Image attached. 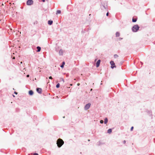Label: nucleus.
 Segmentation results:
<instances>
[{"instance_id":"25","label":"nucleus","mask_w":155,"mask_h":155,"mask_svg":"<svg viewBox=\"0 0 155 155\" xmlns=\"http://www.w3.org/2000/svg\"><path fill=\"white\" fill-rule=\"evenodd\" d=\"M49 79H52L53 78H52V77L51 76H50L49 77Z\"/></svg>"},{"instance_id":"32","label":"nucleus","mask_w":155,"mask_h":155,"mask_svg":"<svg viewBox=\"0 0 155 155\" xmlns=\"http://www.w3.org/2000/svg\"><path fill=\"white\" fill-rule=\"evenodd\" d=\"M29 75L28 74V75H27V77H29Z\"/></svg>"},{"instance_id":"14","label":"nucleus","mask_w":155,"mask_h":155,"mask_svg":"<svg viewBox=\"0 0 155 155\" xmlns=\"http://www.w3.org/2000/svg\"><path fill=\"white\" fill-rule=\"evenodd\" d=\"M108 122V119L106 117L104 119V123L105 124H106Z\"/></svg>"},{"instance_id":"21","label":"nucleus","mask_w":155,"mask_h":155,"mask_svg":"<svg viewBox=\"0 0 155 155\" xmlns=\"http://www.w3.org/2000/svg\"><path fill=\"white\" fill-rule=\"evenodd\" d=\"M60 79L61 81H63V82H64V80L63 78H61Z\"/></svg>"},{"instance_id":"16","label":"nucleus","mask_w":155,"mask_h":155,"mask_svg":"<svg viewBox=\"0 0 155 155\" xmlns=\"http://www.w3.org/2000/svg\"><path fill=\"white\" fill-rule=\"evenodd\" d=\"M64 64H65L64 62V61L62 63V64L60 66V67L62 68H63Z\"/></svg>"},{"instance_id":"23","label":"nucleus","mask_w":155,"mask_h":155,"mask_svg":"<svg viewBox=\"0 0 155 155\" xmlns=\"http://www.w3.org/2000/svg\"><path fill=\"white\" fill-rule=\"evenodd\" d=\"M134 129V127L133 126L132 127L130 128V131H132Z\"/></svg>"},{"instance_id":"11","label":"nucleus","mask_w":155,"mask_h":155,"mask_svg":"<svg viewBox=\"0 0 155 155\" xmlns=\"http://www.w3.org/2000/svg\"><path fill=\"white\" fill-rule=\"evenodd\" d=\"M53 21H52L50 20L48 21V24L49 25H51L52 24Z\"/></svg>"},{"instance_id":"34","label":"nucleus","mask_w":155,"mask_h":155,"mask_svg":"<svg viewBox=\"0 0 155 155\" xmlns=\"http://www.w3.org/2000/svg\"><path fill=\"white\" fill-rule=\"evenodd\" d=\"M88 141H90V140L89 139H88Z\"/></svg>"},{"instance_id":"15","label":"nucleus","mask_w":155,"mask_h":155,"mask_svg":"<svg viewBox=\"0 0 155 155\" xmlns=\"http://www.w3.org/2000/svg\"><path fill=\"white\" fill-rule=\"evenodd\" d=\"M112 129L111 128L109 129L107 131V132L108 133L110 134L112 132Z\"/></svg>"},{"instance_id":"26","label":"nucleus","mask_w":155,"mask_h":155,"mask_svg":"<svg viewBox=\"0 0 155 155\" xmlns=\"http://www.w3.org/2000/svg\"><path fill=\"white\" fill-rule=\"evenodd\" d=\"M123 39V38H119V39L120 41L121 40H122Z\"/></svg>"},{"instance_id":"2","label":"nucleus","mask_w":155,"mask_h":155,"mask_svg":"<svg viewBox=\"0 0 155 155\" xmlns=\"http://www.w3.org/2000/svg\"><path fill=\"white\" fill-rule=\"evenodd\" d=\"M64 142L61 139H58L57 141V144L58 147H60L64 144Z\"/></svg>"},{"instance_id":"31","label":"nucleus","mask_w":155,"mask_h":155,"mask_svg":"<svg viewBox=\"0 0 155 155\" xmlns=\"http://www.w3.org/2000/svg\"><path fill=\"white\" fill-rule=\"evenodd\" d=\"M43 2H45V0H41Z\"/></svg>"},{"instance_id":"35","label":"nucleus","mask_w":155,"mask_h":155,"mask_svg":"<svg viewBox=\"0 0 155 155\" xmlns=\"http://www.w3.org/2000/svg\"><path fill=\"white\" fill-rule=\"evenodd\" d=\"M63 118H65V116H64V117H63Z\"/></svg>"},{"instance_id":"33","label":"nucleus","mask_w":155,"mask_h":155,"mask_svg":"<svg viewBox=\"0 0 155 155\" xmlns=\"http://www.w3.org/2000/svg\"><path fill=\"white\" fill-rule=\"evenodd\" d=\"M78 85H79V83L78 84Z\"/></svg>"},{"instance_id":"24","label":"nucleus","mask_w":155,"mask_h":155,"mask_svg":"<svg viewBox=\"0 0 155 155\" xmlns=\"http://www.w3.org/2000/svg\"><path fill=\"white\" fill-rule=\"evenodd\" d=\"M33 155H38V154L37 153H34Z\"/></svg>"},{"instance_id":"4","label":"nucleus","mask_w":155,"mask_h":155,"mask_svg":"<svg viewBox=\"0 0 155 155\" xmlns=\"http://www.w3.org/2000/svg\"><path fill=\"white\" fill-rule=\"evenodd\" d=\"M91 105V104L90 103H88L86 104L84 107V109L85 110H87L88 109Z\"/></svg>"},{"instance_id":"37","label":"nucleus","mask_w":155,"mask_h":155,"mask_svg":"<svg viewBox=\"0 0 155 155\" xmlns=\"http://www.w3.org/2000/svg\"><path fill=\"white\" fill-rule=\"evenodd\" d=\"M13 96L14 97H15V96H14L13 95Z\"/></svg>"},{"instance_id":"30","label":"nucleus","mask_w":155,"mask_h":155,"mask_svg":"<svg viewBox=\"0 0 155 155\" xmlns=\"http://www.w3.org/2000/svg\"><path fill=\"white\" fill-rule=\"evenodd\" d=\"M126 142V140H124V141H123V143L125 144Z\"/></svg>"},{"instance_id":"22","label":"nucleus","mask_w":155,"mask_h":155,"mask_svg":"<svg viewBox=\"0 0 155 155\" xmlns=\"http://www.w3.org/2000/svg\"><path fill=\"white\" fill-rule=\"evenodd\" d=\"M100 123L102 124L104 123V121L103 120H101L100 121Z\"/></svg>"},{"instance_id":"36","label":"nucleus","mask_w":155,"mask_h":155,"mask_svg":"<svg viewBox=\"0 0 155 155\" xmlns=\"http://www.w3.org/2000/svg\"><path fill=\"white\" fill-rule=\"evenodd\" d=\"M92 89H91V91H92Z\"/></svg>"},{"instance_id":"28","label":"nucleus","mask_w":155,"mask_h":155,"mask_svg":"<svg viewBox=\"0 0 155 155\" xmlns=\"http://www.w3.org/2000/svg\"><path fill=\"white\" fill-rule=\"evenodd\" d=\"M103 6L105 9H106L107 8L104 5H103Z\"/></svg>"},{"instance_id":"9","label":"nucleus","mask_w":155,"mask_h":155,"mask_svg":"<svg viewBox=\"0 0 155 155\" xmlns=\"http://www.w3.org/2000/svg\"><path fill=\"white\" fill-rule=\"evenodd\" d=\"M137 18L136 17L135 18L133 17L132 19V21L133 22H135L137 20Z\"/></svg>"},{"instance_id":"3","label":"nucleus","mask_w":155,"mask_h":155,"mask_svg":"<svg viewBox=\"0 0 155 155\" xmlns=\"http://www.w3.org/2000/svg\"><path fill=\"white\" fill-rule=\"evenodd\" d=\"M34 2L32 0H28L26 2V4L28 5H31L33 4Z\"/></svg>"},{"instance_id":"6","label":"nucleus","mask_w":155,"mask_h":155,"mask_svg":"<svg viewBox=\"0 0 155 155\" xmlns=\"http://www.w3.org/2000/svg\"><path fill=\"white\" fill-rule=\"evenodd\" d=\"M42 90L41 88L38 87L36 88V91L39 94H41Z\"/></svg>"},{"instance_id":"17","label":"nucleus","mask_w":155,"mask_h":155,"mask_svg":"<svg viewBox=\"0 0 155 155\" xmlns=\"http://www.w3.org/2000/svg\"><path fill=\"white\" fill-rule=\"evenodd\" d=\"M120 34L118 32H117L116 33V37H118L120 36Z\"/></svg>"},{"instance_id":"13","label":"nucleus","mask_w":155,"mask_h":155,"mask_svg":"<svg viewBox=\"0 0 155 155\" xmlns=\"http://www.w3.org/2000/svg\"><path fill=\"white\" fill-rule=\"evenodd\" d=\"M59 55H62L63 54V50L62 49H60L59 51Z\"/></svg>"},{"instance_id":"20","label":"nucleus","mask_w":155,"mask_h":155,"mask_svg":"<svg viewBox=\"0 0 155 155\" xmlns=\"http://www.w3.org/2000/svg\"><path fill=\"white\" fill-rule=\"evenodd\" d=\"M118 57V56L117 54H115L114 55V58H117Z\"/></svg>"},{"instance_id":"10","label":"nucleus","mask_w":155,"mask_h":155,"mask_svg":"<svg viewBox=\"0 0 155 155\" xmlns=\"http://www.w3.org/2000/svg\"><path fill=\"white\" fill-rule=\"evenodd\" d=\"M34 94L33 91L32 90H30L28 91V94L30 95H32Z\"/></svg>"},{"instance_id":"29","label":"nucleus","mask_w":155,"mask_h":155,"mask_svg":"<svg viewBox=\"0 0 155 155\" xmlns=\"http://www.w3.org/2000/svg\"><path fill=\"white\" fill-rule=\"evenodd\" d=\"M14 93L16 94H18V93L16 91H15Z\"/></svg>"},{"instance_id":"8","label":"nucleus","mask_w":155,"mask_h":155,"mask_svg":"<svg viewBox=\"0 0 155 155\" xmlns=\"http://www.w3.org/2000/svg\"><path fill=\"white\" fill-rule=\"evenodd\" d=\"M104 144H105V143H102L101 141H99L97 143V145L99 146H101L102 145Z\"/></svg>"},{"instance_id":"7","label":"nucleus","mask_w":155,"mask_h":155,"mask_svg":"<svg viewBox=\"0 0 155 155\" xmlns=\"http://www.w3.org/2000/svg\"><path fill=\"white\" fill-rule=\"evenodd\" d=\"M101 62V60H98L96 63V66L97 68L99 67Z\"/></svg>"},{"instance_id":"27","label":"nucleus","mask_w":155,"mask_h":155,"mask_svg":"<svg viewBox=\"0 0 155 155\" xmlns=\"http://www.w3.org/2000/svg\"><path fill=\"white\" fill-rule=\"evenodd\" d=\"M109 15V12H107V13H106V15L107 16H108Z\"/></svg>"},{"instance_id":"1","label":"nucleus","mask_w":155,"mask_h":155,"mask_svg":"<svg viewBox=\"0 0 155 155\" xmlns=\"http://www.w3.org/2000/svg\"><path fill=\"white\" fill-rule=\"evenodd\" d=\"M139 28L140 27L138 25H134L132 28V31L134 32H136L138 31Z\"/></svg>"},{"instance_id":"18","label":"nucleus","mask_w":155,"mask_h":155,"mask_svg":"<svg viewBox=\"0 0 155 155\" xmlns=\"http://www.w3.org/2000/svg\"><path fill=\"white\" fill-rule=\"evenodd\" d=\"M61 13V11L60 10H58L56 12V14H59Z\"/></svg>"},{"instance_id":"5","label":"nucleus","mask_w":155,"mask_h":155,"mask_svg":"<svg viewBox=\"0 0 155 155\" xmlns=\"http://www.w3.org/2000/svg\"><path fill=\"white\" fill-rule=\"evenodd\" d=\"M110 64L111 65V68L112 69H113L114 68H116V66L115 65V63L114 61H110Z\"/></svg>"},{"instance_id":"12","label":"nucleus","mask_w":155,"mask_h":155,"mask_svg":"<svg viewBox=\"0 0 155 155\" xmlns=\"http://www.w3.org/2000/svg\"><path fill=\"white\" fill-rule=\"evenodd\" d=\"M37 50L36 51L37 52H39L41 51V48L39 46H37L36 47Z\"/></svg>"},{"instance_id":"19","label":"nucleus","mask_w":155,"mask_h":155,"mask_svg":"<svg viewBox=\"0 0 155 155\" xmlns=\"http://www.w3.org/2000/svg\"><path fill=\"white\" fill-rule=\"evenodd\" d=\"M60 84L59 83H58L56 85V87L57 88H58L59 87H60Z\"/></svg>"}]
</instances>
